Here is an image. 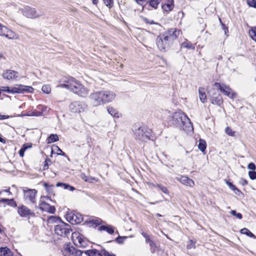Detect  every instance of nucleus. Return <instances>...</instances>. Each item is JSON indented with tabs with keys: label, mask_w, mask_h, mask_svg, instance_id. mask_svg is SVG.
<instances>
[{
	"label": "nucleus",
	"mask_w": 256,
	"mask_h": 256,
	"mask_svg": "<svg viewBox=\"0 0 256 256\" xmlns=\"http://www.w3.org/2000/svg\"><path fill=\"white\" fill-rule=\"evenodd\" d=\"M115 98V93L108 90L95 91L88 96L90 102L93 106H98L110 102Z\"/></svg>",
	"instance_id": "obj_1"
},
{
	"label": "nucleus",
	"mask_w": 256,
	"mask_h": 256,
	"mask_svg": "<svg viewBox=\"0 0 256 256\" xmlns=\"http://www.w3.org/2000/svg\"><path fill=\"white\" fill-rule=\"evenodd\" d=\"M64 82L65 84H60V87L68 89L81 96L86 97L87 96L89 92L88 89L74 78L72 77L68 78Z\"/></svg>",
	"instance_id": "obj_2"
},
{
	"label": "nucleus",
	"mask_w": 256,
	"mask_h": 256,
	"mask_svg": "<svg viewBox=\"0 0 256 256\" xmlns=\"http://www.w3.org/2000/svg\"><path fill=\"white\" fill-rule=\"evenodd\" d=\"M172 122L176 126L182 128L186 132H190L193 130L190 120L181 111H178L174 114Z\"/></svg>",
	"instance_id": "obj_3"
},
{
	"label": "nucleus",
	"mask_w": 256,
	"mask_h": 256,
	"mask_svg": "<svg viewBox=\"0 0 256 256\" xmlns=\"http://www.w3.org/2000/svg\"><path fill=\"white\" fill-rule=\"evenodd\" d=\"M132 130L135 138L142 141L148 140L152 133L151 129L140 124H136Z\"/></svg>",
	"instance_id": "obj_4"
},
{
	"label": "nucleus",
	"mask_w": 256,
	"mask_h": 256,
	"mask_svg": "<svg viewBox=\"0 0 256 256\" xmlns=\"http://www.w3.org/2000/svg\"><path fill=\"white\" fill-rule=\"evenodd\" d=\"M50 220L54 222H60V224L56 225L54 228L55 232L58 235L65 236L70 234L71 229L69 224L62 222L59 218L55 216H51L50 218Z\"/></svg>",
	"instance_id": "obj_5"
},
{
	"label": "nucleus",
	"mask_w": 256,
	"mask_h": 256,
	"mask_svg": "<svg viewBox=\"0 0 256 256\" xmlns=\"http://www.w3.org/2000/svg\"><path fill=\"white\" fill-rule=\"evenodd\" d=\"M217 90L213 86L212 88L208 90V94L212 104L220 106L222 104L223 100Z\"/></svg>",
	"instance_id": "obj_6"
},
{
	"label": "nucleus",
	"mask_w": 256,
	"mask_h": 256,
	"mask_svg": "<svg viewBox=\"0 0 256 256\" xmlns=\"http://www.w3.org/2000/svg\"><path fill=\"white\" fill-rule=\"evenodd\" d=\"M20 11L24 16L30 18H38L44 15L42 14H39L36 8L29 6H24Z\"/></svg>",
	"instance_id": "obj_7"
},
{
	"label": "nucleus",
	"mask_w": 256,
	"mask_h": 256,
	"mask_svg": "<svg viewBox=\"0 0 256 256\" xmlns=\"http://www.w3.org/2000/svg\"><path fill=\"white\" fill-rule=\"evenodd\" d=\"M0 36L10 40H18L19 36L0 22Z\"/></svg>",
	"instance_id": "obj_8"
},
{
	"label": "nucleus",
	"mask_w": 256,
	"mask_h": 256,
	"mask_svg": "<svg viewBox=\"0 0 256 256\" xmlns=\"http://www.w3.org/2000/svg\"><path fill=\"white\" fill-rule=\"evenodd\" d=\"M10 94H24V93H32L34 88L32 86L24 85H16L14 87H10Z\"/></svg>",
	"instance_id": "obj_9"
},
{
	"label": "nucleus",
	"mask_w": 256,
	"mask_h": 256,
	"mask_svg": "<svg viewBox=\"0 0 256 256\" xmlns=\"http://www.w3.org/2000/svg\"><path fill=\"white\" fill-rule=\"evenodd\" d=\"M214 86L216 88L220 90L224 95L231 98H234L236 97V93L234 92L228 86H226L224 84H221L220 83H215L214 84Z\"/></svg>",
	"instance_id": "obj_10"
},
{
	"label": "nucleus",
	"mask_w": 256,
	"mask_h": 256,
	"mask_svg": "<svg viewBox=\"0 0 256 256\" xmlns=\"http://www.w3.org/2000/svg\"><path fill=\"white\" fill-rule=\"evenodd\" d=\"M24 198L28 202L34 204L37 191L35 189H29L26 188L24 190Z\"/></svg>",
	"instance_id": "obj_11"
},
{
	"label": "nucleus",
	"mask_w": 256,
	"mask_h": 256,
	"mask_svg": "<svg viewBox=\"0 0 256 256\" xmlns=\"http://www.w3.org/2000/svg\"><path fill=\"white\" fill-rule=\"evenodd\" d=\"M69 108L74 113H80L84 112L86 108V105L82 102H74L70 104Z\"/></svg>",
	"instance_id": "obj_12"
},
{
	"label": "nucleus",
	"mask_w": 256,
	"mask_h": 256,
	"mask_svg": "<svg viewBox=\"0 0 256 256\" xmlns=\"http://www.w3.org/2000/svg\"><path fill=\"white\" fill-rule=\"evenodd\" d=\"M72 240L74 244L78 247H84L86 243L82 236L78 232H74L72 234Z\"/></svg>",
	"instance_id": "obj_13"
},
{
	"label": "nucleus",
	"mask_w": 256,
	"mask_h": 256,
	"mask_svg": "<svg viewBox=\"0 0 256 256\" xmlns=\"http://www.w3.org/2000/svg\"><path fill=\"white\" fill-rule=\"evenodd\" d=\"M18 212L22 218H29L35 216V214L32 211L24 205H21L18 207Z\"/></svg>",
	"instance_id": "obj_14"
},
{
	"label": "nucleus",
	"mask_w": 256,
	"mask_h": 256,
	"mask_svg": "<svg viewBox=\"0 0 256 256\" xmlns=\"http://www.w3.org/2000/svg\"><path fill=\"white\" fill-rule=\"evenodd\" d=\"M2 77L8 80H14L17 79L19 77V74L16 71L7 70L3 72Z\"/></svg>",
	"instance_id": "obj_15"
},
{
	"label": "nucleus",
	"mask_w": 256,
	"mask_h": 256,
	"mask_svg": "<svg viewBox=\"0 0 256 256\" xmlns=\"http://www.w3.org/2000/svg\"><path fill=\"white\" fill-rule=\"evenodd\" d=\"M82 216L80 214H70L67 216V220L70 222L74 224H79L82 220Z\"/></svg>",
	"instance_id": "obj_16"
},
{
	"label": "nucleus",
	"mask_w": 256,
	"mask_h": 256,
	"mask_svg": "<svg viewBox=\"0 0 256 256\" xmlns=\"http://www.w3.org/2000/svg\"><path fill=\"white\" fill-rule=\"evenodd\" d=\"M40 208L42 210L50 214H54L55 212L56 209L54 206H51L45 202L40 200L39 204Z\"/></svg>",
	"instance_id": "obj_17"
},
{
	"label": "nucleus",
	"mask_w": 256,
	"mask_h": 256,
	"mask_svg": "<svg viewBox=\"0 0 256 256\" xmlns=\"http://www.w3.org/2000/svg\"><path fill=\"white\" fill-rule=\"evenodd\" d=\"M176 179L182 184L193 187L194 185V180L186 176H182L180 178H177Z\"/></svg>",
	"instance_id": "obj_18"
},
{
	"label": "nucleus",
	"mask_w": 256,
	"mask_h": 256,
	"mask_svg": "<svg viewBox=\"0 0 256 256\" xmlns=\"http://www.w3.org/2000/svg\"><path fill=\"white\" fill-rule=\"evenodd\" d=\"M168 36H169V38L171 39L172 41L176 39L178 36L180 35V31L176 29H170L168 31L166 32Z\"/></svg>",
	"instance_id": "obj_19"
},
{
	"label": "nucleus",
	"mask_w": 256,
	"mask_h": 256,
	"mask_svg": "<svg viewBox=\"0 0 256 256\" xmlns=\"http://www.w3.org/2000/svg\"><path fill=\"white\" fill-rule=\"evenodd\" d=\"M102 222V220L98 218H91L86 221L87 224H89L90 226H94L95 227L100 225Z\"/></svg>",
	"instance_id": "obj_20"
},
{
	"label": "nucleus",
	"mask_w": 256,
	"mask_h": 256,
	"mask_svg": "<svg viewBox=\"0 0 256 256\" xmlns=\"http://www.w3.org/2000/svg\"><path fill=\"white\" fill-rule=\"evenodd\" d=\"M0 256H14L13 252L7 247L0 248Z\"/></svg>",
	"instance_id": "obj_21"
},
{
	"label": "nucleus",
	"mask_w": 256,
	"mask_h": 256,
	"mask_svg": "<svg viewBox=\"0 0 256 256\" xmlns=\"http://www.w3.org/2000/svg\"><path fill=\"white\" fill-rule=\"evenodd\" d=\"M114 228L110 225L102 226L98 228V230H105L109 234H112L114 232Z\"/></svg>",
	"instance_id": "obj_22"
},
{
	"label": "nucleus",
	"mask_w": 256,
	"mask_h": 256,
	"mask_svg": "<svg viewBox=\"0 0 256 256\" xmlns=\"http://www.w3.org/2000/svg\"><path fill=\"white\" fill-rule=\"evenodd\" d=\"M159 40V42H162V40H164V42H166L168 45H170V42L172 41L169 36H168L166 33L165 32L164 34H160L158 38Z\"/></svg>",
	"instance_id": "obj_23"
},
{
	"label": "nucleus",
	"mask_w": 256,
	"mask_h": 256,
	"mask_svg": "<svg viewBox=\"0 0 256 256\" xmlns=\"http://www.w3.org/2000/svg\"><path fill=\"white\" fill-rule=\"evenodd\" d=\"M107 110L108 114L114 117L118 118L120 116V114L118 110L114 109L113 107L108 106Z\"/></svg>",
	"instance_id": "obj_24"
},
{
	"label": "nucleus",
	"mask_w": 256,
	"mask_h": 256,
	"mask_svg": "<svg viewBox=\"0 0 256 256\" xmlns=\"http://www.w3.org/2000/svg\"><path fill=\"white\" fill-rule=\"evenodd\" d=\"M156 44L158 48L160 50H166L169 46V45L166 42H164V40H162V42H160L158 38H156Z\"/></svg>",
	"instance_id": "obj_25"
},
{
	"label": "nucleus",
	"mask_w": 256,
	"mask_h": 256,
	"mask_svg": "<svg viewBox=\"0 0 256 256\" xmlns=\"http://www.w3.org/2000/svg\"><path fill=\"white\" fill-rule=\"evenodd\" d=\"M199 98L200 100L204 103L206 101V96L204 92V89L202 88H200L198 90Z\"/></svg>",
	"instance_id": "obj_26"
},
{
	"label": "nucleus",
	"mask_w": 256,
	"mask_h": 256,
	"mask_svg": "<svg viewBox=\"0 0 256 256\" xmlns=\"http://www.w3.org/2000/svg\"><path fill=\"white\" fill-rule=\"evenodd\" d=\"M88 256H101V250L98 251L96 249L90 250L85 252Z\"/></svg>",
	"instance_id": "obj_27"
},
{
	"label": "nucleus",
	"mask_w": 256,
	"mask_h": 256,
	"mask_svg": "<svg viewBox=\"0 0 256 256\" xmlns=\"http://www.w3.org/2000/svg\"><path fill=\"white\" fill-rule=\"evenodd\" d=\"M58 140V137L56 134H51L46 140L48 144H50Z\"/></svg>",
	"instance_id": "obj_28"
},
{
	"label": "nucleus",
	"mask_w": 256,
	"mask_h": 256,
	"mask_svg": "<svg viewBox=\"0 0 256 256\" xmlns=\"http://www.w3.org/2000/svg\"><path fill=\"white\" fill-rule=\"evenodd\" d=\"M174 7V1L173 0H171L170 2L166 4H163L162 6V9L165 11H170Z\"/></svg>",
	"instance_id": "obj_29"
},
{
	"label": "nucleus",
	"mask_w": 256,
	"mask_h": 256,
	"mask_svg": "<svg viewBox=\"0 0 256 256\" xmlns=\"http://www.w3.org/2000/svg\"><path fill=\"white\" fill-rule=\"evenodd\" d=\"M182 46L183 48L192 50H194L195 48L194 44H192L190 42L188 41L187 40H186L185 41L182 43Z\"/></svg>",
	"instance_id": "obj_30"
},
{
	"label": "nucleus",
	"mask_w": 256,
	"mask_h": 256,
	"mask_svg": "<svg viewBox=\"0 0 256 256\" xmlns=\"http://www.w3.org/2000/svg\"><path fill=\"white\" fill-rule=\"evenodd\" d=\"M198 142V148L202 152H204L205 150L206 146V141L204 140L200 139Z\"/></svg>",
	"instance_id": "obj_31"
},
{
	"label": "nucleus",
	"mask_w": 256,
	"mask_h": 256,
	"mask_svg": "<svg viewBox=\"0 0 256 256\" xmlns=\"http://www.w3.org/2000/svg\"><path fill=\"white\" fill-rule=\"evenodd\" d=\"M248 33L250 37L256 42V27L252 28Z\"/></svg>",
	"instance_id": "obj_32"
},
{
	"label": "nucleus",
	"mask_w": 256,
	"mask_h": 256,
	"mask_svg": "<svg viewBox=\"0 0 256 256\" xmlns=\"http://www.w3.org/2000/svg\"><path fill=\"white\" fill-rule=\"evenodd\" d=\"M240 232L242 234H245L250 238H256L255 236L246 228H242L240 230Z\"/></svg>",
	"instance_id": "obj_33"
},
{
	"label": "nucleus",
	"mask_w": 256,
	"mask_h": 256,
	"mask_svg": "<svg viewBox=\"0 0 256 256\" xmlns=\"http://www.w3.org/2000/svg\"><path fill=\"white\" fill-rule=\"evenodd\" d=\"M42 90L44 93L47 94H50L51 92L50 87L48 85H44L42 86Z\"/></svg>",
	"instance_id": "obj_34"
},
{
	"label": "nucleus",
	"mask_w": 256,
	"mask_h": 256,
	"mask_svg": "<svg viewBox=\"0 0 256 256\" xmlns=\"http://www.w3.org/2000/svg\"><path fill=\"white\" fill-rule=\"evenodd\" d=\"M159 4V0H150V5L155 9L157 8Z\"/></svg>",
	"instance_id": "obj_35"
},
{
	"label": "nucleus",
	"mask_w": 256,
	"mask_h": 256,
	"mask_svg": "<svg viewBox=\"0 0 256 256\" xmlns=\"http://www.w3.org/2000/svg\"><path fill=\"white\" fill-rule=\"evenodd\" d=\"M154 186H156L158 188L164 193L168 194V190L167 189V188L162 185L158 184L156 185H154Z\"/></svg>",
	"instance_id": "obj_36"
},
{
	"label": "nucleus",
	"mask_w": 256,
	"mask_h": 256,
	"mask_svg": "<svg viewBox=\"0 0 256 256\" xmlns=\"http://www.w3.org/2000/svg\"><path fill=\"white\" fill-rule=\"evenodd\" d=\"M101 256H116V255L112 253L109 252L104 249H102L101 250Z\"/></svg>",
	"instance_id": "obj_37"
},
{
	"label": "nucleus",
	"mask_w": 256,
	"mask_h": 256,
	"mask_svg": "<svg viewBox=\"0 0 256 256\" xmlns=\"http://www.w3.org/2000/svg\"><path fill=\"white\" fill-rule=\"evenodd\" d=\"M225 132L230 136H234L235 132L233 131L230 127H226L225 129Z\"/></svg>",
	"instance_id": "obj_38"
},
{
	"label": "nucleus",
	"mask_w": 256,
	"mask_h": 256,
	"mask_svg": "<svg viewBox=\"0 0 256 256\" xmlns=\"http://www.w3.org/2000/svg\"><path fill=\"white\" fill-rule=\"evenodd\" d=\"M246 2L250 6L256 8V0H246Z\"/></svg>",
	"instance_id": "obj_39"
},
{
	"label": "nucleus",
	"mask_w": 256,
	"mask_h": 256,
	"mask_svg": "<svg viewBox=\"0 0 256 256\" xmlns=\"http://www.w3.org/2000/svg\"><path fill=\"white\" fill-rule=\"evenodd\" d=\"M195 243L192 240H190L186 246L188 249H192L195 248Z\"/></svg>",
	"instance_id": "obj_40"
},
{
	"label": "nucleus",
	"mask_w": 256,
	"mask_h": 256,
	"mask_svg": "<svg viewBox=\"0 0 256 256\" xmlns=\"http://www.w3.org/2000/svg\"><path fill=\"white\" fill-rule=\"evenodd\" d=\"M142 234L146 239V242L148 244L150 243L152 240L150 238V236L146 232H142Z\"/></svg>",
	"instance_id": "obj_41"
},
{
	"label": "nucleus",
	"mask_w": 256,
	"mask_h": 256,
	"mask_svg": "<svg viewBox=\"0 0 256 256\" xmlns=\"http://www.w3.org/2000/svg\"><path fill=\"white\" fill-rule=\"evenodd\" d=\"M127 238L126 236H118L116 240V241L118 244H122L125 240Z\"/></svg>",
	"instance_id": "obj_42"
},
{
	"label": "nucleus",
	"mask_w": 256,
	"mask_h": 256,
	"mask_svg": "<svg viewBox=\"0 0 256 256\" xmlns=\"http://www.w3.org/2000/svg\"><path fill=\"white\" fill-rule=\"evenodd\" d=\"M148 244H149L150 246V250H151L152 252H154L156 250V248L155 243L154 242L153 240H152Z\"/></svg>",
	"instance_id": "obj_43"
},
{
	"label": "nucleus",
	"mask_w": 256,
	"mask_h": 256,
	"mask_svg": "<svg viewBox=\"0 0 256 256\" xmlns=\"http://www.w3.org/2000/svg\"><path fill=\"white\" fill-rule=\"evenodd\" d=\"M103 1L106 6H108L109 8H111L113 5V0H103Z\"/></svg>",
	"instance_id": "obj_44"
},
{
	"label": "nucleus",
	"mask_w": 256,
	"mask_h": 256,
	"mask_svg": "<svg viewBox=\"0 0 256 256\" xmlns=\"http://www.w3.org/2000/svg\"><path fill=\"white\" fill-rule=\"evenodd\" d=\"M0 92H6L10 94V87L4 86H0Z\"/></svg>",
	"instance_id": "obj_45"
},
{
	"label": "nucleus",
	"mask_w": 256,
	"mask_h": 256,
	"mask_svg": "<svg viewBox=\"0 0 256 256\" xmlns=\"http://www.w3.org/2000/svg\"><path fill=\"white\" fill-rule=\"evenodd\" d=\"M224 181L226 182V184L232 190H236V188L230 182H228V180H225Z\"/></svg>",
	"instance_id": "obj_46"
},
{
	"label": "nucleus",
	"mask_w": 256,
	"mask_h": 256,
	"mask_svg": "<svg viewBox=\"0 0 256 256\" xmlns=\"http://www.w3.org/2000/svg\"><path fill=\"white\" fill-rule=\"evenodd\" d=\"M248 176L252 180L256 179V172L255 171H250L248 172Z\"/></svg>",
	"instance_id": "obj_47"
},
{
	"label": "nucleus",
	"mask_w": 256,
	"mask_h": 256,
	"mask_svg": "<svg viewBox=\"0 0 256 256\" xmlns=\"http://www.w3.org/2000/svg\"><path fill=\"white\" fill-rule=\"evenodd\" d=\"M66 250L72 254H74V251L75 250V248L73 247V246H70V247H67L66 248Z\"/></svg>",
	"instance_id": "obj_48"
},
{
	"label": "nucleus",
	"mask_w": 256,
	"mask_h": 256,
	"mask_svg": "<svg viewBox=\"0 0 256 256\" xmlns=\"http://www.w3.org/2000/svg\"><path fill=\"white\" fill-rule=\"evenodd\" d=\"M230 213L233 215L236 216L239 219H241L242 218V215L240 213H236L235 210H232Z\"/></svg>",
	"instance_id": "obj_49"
},
{
	"label": "nucleus",
	"mask_w": 256,
	"mask_h": 256,
	"mask_svg": "<svg viewBox=\"0 0 256 256\" xmlns=\"http://www.w3.org/2000/svg\"><path fill=\"white\" fill-rule=\"evenodd\" d=\"M6 204L12 206H16V202L12 198L8 199Z\"/></svg>",
	"instance_id": "obj_50"
},
{
	"label": "nucleus",
	"mask_w": 256,
	"mask_h": 256,
	"mask_svg": "<svg viewBox=\"0 0 256 256\" xmlns=\"http://www.w3.org/2000/svg\"><path fill=\"white\" fill-rule=\"evenodd\" d=\"M248 168L250 170H252V171H254V170L256 168V166L254 163L251 162L248 164Z\"/></svg>",
	"instance_id": "obj_51"
},
{
	"label": "nucleus",
	"mask_w": 256,
	"mask_h": 256,
	"mask_svg": "<svg viewBox=\"0 0 256 256\" xmlns=\"http://www.w3.org/2000/svg\"><path fill=\"white\" fill-rule=\"evenodd\" d=\"M80 178H81L84 180L86 182H88V176H87L84 173H82L81 174H80Z\"/></svg>",
	"instance_id": "obj_52"
},
{
	"label": "nucleus",
	"mask_w": 256,
	"mask_h": 256,
	"mask_svg": "<svg viewBox=\"0 0 256 256\" xmlns=\"http://www.w3.org/2000/svg\"><path fill=\"white\" fill-rule=\"evenodd\" d=\"M31 147H32L31 144H26L22 146V147L21 148L22 150H24V152H25L26 150H27L28 148H30Z\"/></svg>",
	"instance_id": "obj_53"
},
{
	"label": "nucleus",
	"mask_w": 256,
	"mask_h": 256,
	"mask_svg": "<svg viewBox=\"0 0 256 256\" xmlns=\"http://www.w3.org/2000/svg\"><path fill=\"white\" fill-rule=\"evenodd\" d=\"M88 182L92 183L94 181L98 182V179L95 178L94 177L88 176Z\"/></svg>",
	"instance_id": "obj_54"
},
{
	"label": "nucleus",
	"mask_w": 256,
	"mask_h": 256,
	"mask_svg": "<svg viewBox=\"0 0 256 256\" xmlns=\"http://www.w3.org/2000/svg\"><path fill=\"white\" fill-rule=\"evenodd\" d=\"M64 188L65 189H66L68 188H70V190H74V188L72 186H70L68 184H64Z\"/></svg>",
	"instance_id": "obj_55"
},
{
	"label": "nucleus",
	"mask_w": 256,
	"mask_h": 256,
	"mask_svg": "<svg viewBox=\"0 0 256 256\" xmlns=\"http://www.w3.org/2000/svg\"><path fill=\"white\" fill-rule=\"evenodd\" d=\"M41 115V113L40 112H38V114H36V112H32V114H24V116H40Z\"/></svg>",
	"instance_id": "obj_56"
},
{
	"label": "nucleus",
	"mask_w": 256,
	"mask_h": 256,
	"mask_svg": "<svg viewBox=\"0 0 256 256\" xmlns=\"http://www.w3.org/2000/svg\"><path fill=\"white\" fill-rule=\"evenodd\" d=\"M48 161H50V160L46 159L45 160V162H44L45 163H44V170H46V169L48 168V162H47Z\"/></svg>",
	"instance_id": "obj_57"
},
{
	"label": "nucleus",
	"mask_w": 256,
	"mask_h": 256,
	"mask_svg": "<svg viewBox=\"0 0 256 256\" xmlns=\"http://www.w3.org/2000/svg\"><path fill=\"white\" fill-rule=\"evenodd\" d=\"M74 254L76 256H80L82 254V252L80 250H75Z\"/></svg>",
	"instance_id": "obj_58"
},
{
	"label": "nucleus",
	"mask_w": 256,
	"mask_h": 256,
	"mask_svg": "<svg viewBox=\"0 0 256 256\" xmlns=\"http://www.w3.org/2000/svg\"><path fill=\"white\" fill-rule=\"evenodd\" d=\"M24 150L20 148L19 151V155L20 157H23L24 156Z\"/></svg>",
	"instance_id": "obj_59"
},
{
	"label": "nucleus",
	"mask_w": 256,
	"mask_h": 256,
	"mask_svg": "<svg viewBox=\"0 0 256 256\" xmlns=\"http://www.w3.org/2000/svg\"><path fill=\"white\" fill-rule=\"evenodd\" d=\"M9 118L8 116L0 114V120L6 119V118Z\"/></svg>",
	"instance_id": "obj_60"
},
{
	"label": "nucleus",
	"mask_w": 256,
	"mask_h": 256,
	"mask_svg": "<svg viewBox=\"0 0 256 256\" xmlns=\"http://www.w3.org/2000/svg\"><path fill=\"white\" fill-rule=\"evenodd\" d=\"M144 21H145V22H146V23H150V24H155V22H154L153 20H152L151 22H150L148 20V19H146V18H145V19H144Z\"/></svg>",
	"instance_id": "obj_61"
},
{
	"label": "nucleus",
	"mask_w": 256,
	"mask_h": 256,
	"mask_svg": "<svg viewBox=\"0 0 256 256\" xmlns=\"http://www.w3.org/2000/svg\"><path fill=\"white\" fill-rule=\"evenodd\" d=\"M8 198H1L0 200V202H6V203L8 202Z\"/></svg>",
	"instance_id": "obj_62"
},
{
	"label": "nucleus",
	"mask_w": 256,
	"mask_h": 256,
	"mask_svg": "<svg viewBox=\"0 0 256 256\" xmlns=\"http://www.w3.org/2000/svg\"><path fill=\"white\" fill-rule=\"evenodd\" d=\"M58 151L59 152H60V153L58 154H62V156H64V153L62 152V150H60L58 147Z\"/></svg>",
	"instance_id": "obj_63"
},
{
	"label": "nucleus",
	"mask_w": 256,
	"mask_h": 256,
	"mask_svg": "<svg viewBox=\"0 0 256 256\" xmlns=\"http://www.w3.org/2000/svg\"><path fill=\"white\" fill-rule=\"evenodd\" d=\"M234 192L236 194H239L240 193V190H238L237 188H236V190H233Z\"/></svg>",
	"instance_id": "obj_64"
}]
</instances>
